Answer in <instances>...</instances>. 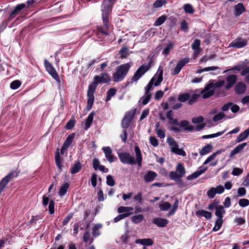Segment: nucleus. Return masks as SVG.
<instances>
[{
    "instance_id": "nucleus-58",
    "label": "nucleus",
    "mask_w": 249,
    "mask_h": 249,
    "mask_svg": "<svg viewBox=\"0 0 249 249\" xmlns=\"http://www.w3.org/2000/svg\"><path fill=\"white\" fill-rule=\"evenodd\" d=\"M21 84V83L19 80H15L10 84V88L12 89H16L20 86Z\"/></svg>"
},
{
    "instance_id": "nucleus-52",
    "label": "nucleus",
    "mask_w": 249,
    "mask_h": 249,
    "mask_svg": "<svg viewBox=\"0 0 249 249\" xmlns=\"http://www.w3.org/2000/svg\"><path fill=\"white\" fill-rule=\"evenodd\" d=\"M171 207V204L168 202H164L159 205L161 211H168Z\"/></svg>"
},
{
    "instance_id": "nucleus-18",
    "label": "nucleus",
    "mask_w": 249,
    "mask_h": 249,
    "mask_svg": "<svg viewBox=\"0 0 249 249\" xmlns=\"http://www.w3.org/2000/svg\"><path fill=\"white\" fill-rule=\"evenodd\" d=\"M214 93V90L210 87V84L207 85L205 89L201 91L203 98L207 99L212 96Z\"/></svg>"
},
{
    "instance_id": "nucleus-2",
    "label": "nucleus",
    "mask_w": 249,
    "mask_h": 249,
    "mask_svg": "<svg viewBox=\"0 0 249 249\" xmlns=\"http://www.w3.org/2000/svg\"><path fill=\"white\" fill-rule=\"evenodd\" d=\"M134 150L136 154V160L129 153L122 152L118 154V157L121 162L131 165L137 164L139 167H141L142 160L141 151L137 146L135 147Z\"/></svg>"
},
{
    "instance_id": "nucleus-34",
    "label": "nucleus",
    "mask_w": 249,
    "mask_h": 249,
    "mask_svg": "<svg viewBox=\"0 0 249 249\" xmlns=\"http://www.w3.org/2000/svg\"><path fill=\"white\" fill-rule=\"evenodd\" d=\"M70 184L68 182H65L60 187L59 192L58 195L60 196H64L67 193L68 189L70 187Z\"/></svg>"
},
{
    "instance_id": "nucleus-8",
    "label": "nucleus",
    "mask_w": 249,
    "mask_h": 249,
    "mask_svg": "<svg viewBox=\"0 0 249 249\" xmlns=\"http://www.w3.org/2000/svg\"><path fill=\"white\" fill-rule=\"evenodd\" d=\"M167 142L171 148V151L177 155L185 156L186 153L182 149L178 148V144L174 138L168 137Z\"/></svg>"
},
{
    "instance_id": "nucleus-17",
    "label": "nucleus",
    "mask_w": 249,
    "mask_h": 249,
    "mask_svg": "<svg viewBox=\"0 0 249 249\" xmlns=\"http://www.w3.org/2000/svg\"><path fill=\"white\" fill-rule=\"evenodd\" d=\"M98 78V81L99 84L101 83H106L109 82L111 80V77L107 73L104 72L101 74L100 76L96 75L94 77V79L96 81V78Z\"/></svg>"
},
{
    "instance_id": "nucleus-9",
    "label": "nucleus",
    "mask_w": 249,
    "mask_h": 249,
    "mask_svg": "<svg viewBox=\"0 0 249 249\" xmlns=\"http://www.w3.org/2000/svg\"><path fill=\"white\" fill-rule=\"evenodd\" d=\"M44 66L46 71L48 73L52 76V77L56 81L60 84V80L59 77L58 75L57 71L54 68L52 64L49 62L47 59H45L44 61Z\"/></svg>"
},
{
    "instance_id": "nucleus-16",
    "label": "nucleus",
    "mask_w": 249,
    "mask_h": 249,
    "mask_svg": "<svg viewBox=\"0 0 249 249\" xmlns=\"http://www.w3.org/2000/svg\"><path fill=\"white\" fill-rule=\"evenodd\" d=\"M246 11V8L242 3H238L233 8V13L236 17H239Z\"/></svg>"
},
{
    "instance_id": "nucleus-5",
    "label": "nucleus",
    "mask_w": 249,
    "mask_h": 249,
    "mask_svg": "<svg viewBox=\"0 0 249 249\" xmlns=\"http://www.w3.org/2000/svg\"><path fill=\"white\" fill-rule=\"evenodd\" d=\"M136 112V108L126 112L121 122V127L123 129H126L130 125L134 119Z\"/></svg>"
},
{
    "instance_id": "nucleus-41",
    "label": "nucleus",
    "mask_w": 249,
    "mask_h": 249,
    "mask_svg": "<svg viewBox=\"0 0 249 249\" xmlns=\"http://www.w3.org/2000/svg\"><path fill=\"white\" fill-rule=\"evenodd\" d=\"M134 209L132 207L121 206L118 209L119 213H132Z\"/></svg>"
},
{
    "instance_id": "nucleus-30",
    "label": "nucleus",
    "mask_w": 249,
    "mask_h": 249,
    "mask_svg": "<svg viewBox=\"0 0 249 249\" xmlns=\"http://www.w3.org/2000/svg\"><path fill=\"white\" fill-rule=\"evenodd\" d=\"M225 210L224 208V207L222 205H218L217 207L216 208L215 215L218 217L219 219H222L223 217V214L225 213Z\"/></svg>"
},
{
    "instance_id": "nucleus-62",
    "label": "nucleus",
    "mask_w": 249,
    "mask_h": 249,
    "mask_svg": "<svg viewBox=\"0 0 249 249\" xmlns=\"http://www.w3.org/2000/svg\"><path fill=\"white\" fill-rule=\"evenodd\" d=\"M203 121L204 118L201 116H199L196 117H194L192 119V123L195 124L202 123L203 122Z\"/></svg>"
},
{
    "instance_id": "nucleus-61",
    "label": "nucleus",
    "mask_w": 249,
    "mask_h": 249,
    "mask_svg": "<svg viewBox=\"0 0 249 249\" xmlns=\"http://www.w3.org/2000/svg\"><path fill=\"white\" fill-rule=\"evenodd\" d=\"M107 184L109 186H113L115 185V181L111 175H108L107 177Z\"/></svg>"
},
{
    "instance_id": "nucleus-4",
    "label": "nucleus",
    "mask_w": 249,
    "mask_h": 249,
    "mask_svg": "<svg viewBox=\"0 0 249 249\" xmlns=\"http://www.w3.org/2000/svg\"><path fill=\"white\" fill-rule=\"evenodd\" d=\"M163 71L158 69L157 73L151 78L147 85L145 87V94H151L149 92L153 89V86L157 87L159 86L163 80Z\"/></svg>"
},
{
    "instance_id": "nucleus-63",
    "label": "nucleus",
    "mask_w": 249,
    "mask_h": 249,
    "mask_svg": "<svg viewBox=\"0 0 249 249\" xmlns=\"http://www.w3.org/2000/svg\"><path fill=\"white\" fill-rule=\"evenodd\" d=\"M225 115L223 112H220L215 115H214L213 118V121L214 122H217L219 121L220 120L223 119L225 117Z\"/></svg>"
},
{
    "instance_id": "nucleus-37",
    "label": "nucleus",
    "mask_w": 249,
    "mask_h": 249,
    "mask_svg": "<svg viewBox=\"0 0 249 249\" xmlns=\"http://www.w3.org/2000/svg\"><path fill=\"white\" fill-rule=\"evenodd\" d=\"M90 234L89 231H86L83 235V241L86 244L90 245L93 242V238H90Z\"/></svg>"
},
{
    "instance_id": "nucleus-59",
    "label": "nucleus",
    "mask_w": 249,
    "mask_h": 249,
    "mask_svg": "<svg viewBox=\"0 0 249 249\" xmlns=\"http://www.w3.org/2000/svg\"><path fill=\"white\" fill-rule=\"evenodd\" d=\"M216 194L215 188H211L207 192V195L209 198H213Z\"/></svg>"
},
{
    "instance_id": "nucleus-23",
    "label": "nucleus",
    "mask_w": 249,
    "mask_h": 249,
    "mask_svg": "<svg viewBox=\"0 0 249 249\" xmlns=\"http://www.w3.org/2000/svg\"><path fill=\"white\" fill-rule=\"evenodd\" d=\"M157 176V174L152 171H148L144 176V180L146 182H152Z\"/></svg>"
},
{
    "instance_id": "nucleus-51",
    "label": "nucleus",
    "mask_w": 249,
    "mask_h": 249,
    "mask_svg": "<svg viewBox=\"0 0 249 249\" xmlns=\"http://www.w3.org/2000/svg\"><path fill=\"white\" fill-rule=\"evenodd\" d=\"M223 223V220L222 219H217L215 222V225L213 228V231H218L221 227Z\"/></svg>"
},
{
    "instance_id": "nucleus-48",
    "label": "nucleus",
    "mask_w": 249,
    "mask_h": 249,
    "mask_svg": "<svg viewBox=\"0 0 249 249\" xmlns=\"http://www.w3.org/2000/svg\"><path fill=\"white\" fill-rule=\"evenodd\" d=\"M178 199H176L174 203L173 207L172 209L167 213V216L168 217H169V216L173 215L176 212L177 210L178 209Z\"/></svg>"
},
{
    "instance_id": "nucleus-26",
    "label": "nucleus",
    "mask_w": 249,
    "mask_h": 249,
    "mask_svg": "<svg viewBox=\"0 0 249 249\" xmlns=\"http://www.w3.org/2000/svg\"><path fill=\"white\" fill-rule=\"evenodd\" d=\"M247 145V143L246 142L242 143L236 146L231 152L230 154V157L231 158L235 155L239 153L244 148V147Z\"/></svg>"
},
{
    "instance_id": "nucleus-20",
    "label": "nucleus",
    "mask_w": 249,
    "mask_h": 249,
    "mask_svg": "<svg viewBox=\"0 0 249 249\" xmlns=\"http://www.w3.org/2000/svg\"><path fill=\"white\" fill-rule=\"evenodd\" d=\"M246 89V86L242 82H238L234 88L235 92L238 95L245 93Z\"/></svg>"
},
{
    "instance_id": "nucleus-29",
    "label": "nucleus",
    "mask_w": 249,
    "mask_h": 249,
    "mask_svg": "<svg viewBox=\"0 0 249 249\" xmlns=\"http://www.w3.org/2000/svg\"><path fill=\"white\" fill-rule=\"evenodd\" d=\"M95 113L94 112H91L88 116V118L85 121V127L84 129L85 130H88L91 126V124L93 120V117L94 116Z\"/></svg>"
},
{
    "instance_id": "nucleus-45",
    "label": "nucleus",
    "mask_w": 249,
    "mask_h": 249,
    "mask_svg": "<svg viewBox=\"0 0 249 249\" xmlns=\"http://www.w3.org/2000/svg\"><path fill=\"white\" fill-rule=\"evenodd\" d=\"M225 83V81L224 80H219L217 82H215V83H210V87H212V89H219L224 86V85Z\"/></svg>"
},
{
    "instance_id": "nucleus-14",
    "label": "nucleus",
    "mask_w": 249,
    "mask_h": 249,
    "mask_svg": "<svg viewBox=\"0 0 249 249\" xmlns=\"http://www.w3.org/2000/svg\"><path fill=\"white\" fill-rule=\"evenodd\" d=\"M237 77L235 74L228 75L226 78V85L225 86L226 89H229L231 88L236 83Z\"/></svg>"
},
{
    "instance_id": "nucleus-3",
    "label": "nucleus",
    "mask_w": 249,
    "mask_h": 249,
    "mask_svg": "<svg viewBox=\"0 0 249 249\" xmlns=\"http://www.w3.org/2000/svg\"><path fill=\"white\" fill-rule=\"evenodd\" d=\"M131 65L129 63L122 64L116 67L115 71L112 74V79L114 82H120L127 75Z\"/></svg>"
},
{
    "instance_id": "nucleus-25",
    "label": "nucleus",
    "mask_w": 249,
    "mask_h": 249,
    "mask_svg": "<svg viewBox=\"0 0 249 249\" xmlns=\"http://www.w3.org/2000/svg\"><path fill=\"white\" fill-rule=\"evenodd\" d=\"M247 145V143L246 142L242 143L236 146L231 152L230 154V157L231 158L235 155L239 153L244 148V147Z\"/></svg>"
},
{
    "instance_id": "nucleus-15",
    "label": "nucleus",
    "mask_w": 249,
    "mask_h": 249,
    "mask_svg": "<svg viewBox=\"0 0 249 249\" xmlns=\"http://www.w3.org/2000/svg\"><path fill=\"white\" fill-rule=\"evenodd\" d=\"M247 42V39L238 38L231 42L230 46L236 48H241L246 46Z\"/></svg>"
},
{
    "instance_id": "nucleus-57",
    "label": "nucleus",
    "mask_w": 249,
    "mask_h": 249,
    "mask_svg": "<svg viewBox=\"0 0 249 249\" xmlns=\"http://www.w3.org/2000/svg\"><path fill=\"white\" fill-rule=\"evenodd\" d=\"M173 49V45L172 44V43H169L166 46V47H165L163 51H162V53L164 54V55H168L170 52Z\"/></svg>"
},
{
    "instance_id": "nucleus-47",
    "label": "nucleus",
    "mask_w": 249,
    "mask_h": 249,
    "mask_svg": "<svg viewBox=\"0 0 249 249\" xmlns=\"http://www.w3.org/2000/svg\"><path fill=\"white\" fill-rule=\"evenodd\" d=\"M132 213H123L120 214L114 218V222L115 223L118 222L120 220H121L124 218H125L126 217H128L130 215L132 214Z\"/></svg>"
},
{
    "instance_id": "nucleus-27",
    "label": "nucleus",
    "mask_w": 249,
    "mask_h": 249,
    "mask_svg": "<svg viewBox=\"0 0 249 249\" xmlns=\"http://www.w3.org/2000/svg\"><path fill=\"white\" fill-rule=\"evenodd\" d=\"M82 168V164L79 161H76L73 165H72L70 169L71 174L74 175L79 172Z\"/></svg>"
},
{
    "instance_id": "nucleus-33",
    "label": "nucleus",
    "mask_w": 249,
    "mask_h": 249,
    "mask_svg": "<svg viewBox=\"0 0 249 249\" xmlns=\"http://www.w3.org/2000/svg\"><path fill=\"white\" fill-rule=\"evenodd\" d=\"M212 145L211 144H207L199 151V154L201 156H204L210 153L212 151Z\"/></svg>"
},
{
    "instance_id": "nucleus-50",
    "label": "nucleus",
    "mask_w": 249,
    "mask_h": 249,
    "mask_svg": "<svg viewBox=\"0 0 249 249\" xmlns=\"http://www.w3.org/2000/svg\"><path fill=\"white\" fill-rule=\"evenodd\" d=\"M166 3V1L165 0H156L153 4V7L156 9L159 8Z\"/></svg>"
},
{
    "instance_id": "nucleus-7",
    "label": "nucleus",
    "mask_w": 249,
    "mask_h": 249,
    "mask_svg": "<svg viewBox=\"0 0 249 249\" xmlns=\"http://www.w3.org/2000/svg\"><path fill=\"white\" fill-rule=\"evenodd\" d=\"M186 171L183 164L179 163L176 166V171H171L169 176L172 180H178L183 177Z\"/></svg>"
},
{
    "instance_id": "nucleus-32",
    "label": "nucleus",
    "mask_w": 249,
    "mask_h": 249,
    "mask_svg": "<svg viewBox=\"0 0 249 249\" xmlns=\"http://www.w3.org/2000/svg\"><path fill=\"white\" fill-rule=\"evenodd\" d=\"M55 161L57 167H58L60 172L62 170V160L60 158V153L59 152V149H57V151L55 154Z\"/></svg>"
},
{
    "instance_id": "nucleus-39",
    "label": "nucleus",
    "mask_w": 249,
    "mask_h": 249,
    "mask_svg": "<svg viewBox=\"0 0 249 249\" xmlns=\"http://www.w3.org/2000/svg\"><path fill=\"white\" fill-rule=\"evenodd\" d=\"M102 227V225L97 224L94 225L92 230V234L94 237L98 236L100 234V229Z\"/></svg>"
},
{
    "instance_id": "nucleus-43",
    "label": "nucleus",
    "mask_w": 249,
    "mask_h": 249,
    "mask_svg": "<svg viewBox=\"0 0 249 249\" xmlns=\"http://www.w3.org/2000/svg\"><path fill=\"white\" fill-rule=\"evenodd\" d=\"M43 215H41V214L33 216L31 219L27 222V225L28 226H32L33 225L36 224V221L41 219Z\"/></svg>"
},
{
    "instance_id": "nucleus-55",
    "label": "nucleus",
    "mask_w": 249,
    "mask_h": 249,
    "mask_svg": "<svg viewBox=\"0 0 249 249\" xmlns=\"http://www.w3.org/2000/svg\"><path fill=\"white\" fill-rule=\"evenodd\" d=\"M201 41L199 39H196L194 41L193 43L192 44V48L195 51H200V46Z\"/></svg>"
},
{
    "instance_id": "nucleus-35",
    "label": "nucleus",
    "mask_w": 249,
    "mask_h": 249,
    "mask_svg": "<svg viewBox=\"0 0 249 249\" xmlns=\"http://www.w3.org/2000/svg\"><path fill=\"white\" fill-rule=\"evenodd\" d=\"M224 151H225V150L223 149H220V150H218L216 151L215 152L213 153L211 156L208 157L207 158V159L205 160V161L204 162L203 164H208L211 161L213 160L217 155L221 154L222 152H224Z\"/></svg>"
},
{
    "instance_id": "nucleus-31",
    "label": "nucleus",
    "mask_w": 249,
    "mask_h": 249,
    "mask_svg": "<svg viewBox=\"0 0 249 249\" xmlns=\"http://www.w3.org/2000/svg\"><path fill=\"white\" fill-rule=\"evenodd\" d=\"M249 135V128L241 132L237 137L236 142L238 143L245 140Z\"/></svg>"
},
{
    "instance_id": "nucleus-19",
    "label": "nucleus",
    "mask_w": 249,
    "mask_h": 249,
    "mask_svg": "<svg viewBox=\"0 0 249 249\" xmlns=\"http://www.w3.org/2000/svg\"><path fill=\"white\" fill-rule=\"evenodd\" d=\"M179 126L181 128H183V129L188 132H193L195 127L193 125H189V122L187 120H182L179 123Z\"/></svg>"
},
{
    "instance_id": "nucleus-38",
    "label": "nucleus",
    "mask_w": 249,
    "mask_h": 249,
    "mask_svg": "<svg viewBox=\"0 0 249 249\" xmlns=\"http://www.w3.org/2000/svg\"><path fill=\"white\" fill-rule=\"evenodd\" d=\"M88 100H87V105L86 108L87 110L89 111L90 110L93 105L94 101V95H88Z\"/></svg>"
},
{
    "instance_id": "nucleus-11",
    "label": "nucleus",
    "mask_w": 249,
    "mask_h": 249,
    "mask_svg": "<svg viewBox=\"0 0 249 249\" xmlns=\"http://www.w3.org/2000/svg\"><path fill=\"white\" fill-rule=\"evenodd\" d=\"M189 62V58L188 57L184 58L180 60L177 63L176 67L174 68L172 74L173 75H177L179 73L182 68Z\"/></svg>"
},
{
    "instance_id": "nucleus-10",
    "label": "nucleus",
    "mask_w": 249,
    "mask_h": 249,
    "mask_svg": "<svg viewBox=\"0 0 249 249\" xmlns=\"http://www.w3.org/2000/svg\"><path fill=\"white\" fill-rule=\"evenodd\" d=\"M26 7L25 3H20L17 5L14 9L9 13L8 19L9 20H12L16 17L18 15L21 10Z\"/></svg>"
},
{
    "instance_id": "nucleus-42",
    "label": "nucleus",
    "mask_w": 249,
    "mask_h": 249,
    "mask_svg": "<svg viewBox=\"0 0 249 249\" xmlns=\"http://www.w3.org/2000/svg\"><path fill=\"white\" fill-rule=\"evenodd\" d=\"M131 219L133 223L137 224L141 223L143 220L144 216L142 214H140L133 216Z\"/></svg>"
},
{
    "instance_id": "nucleus-49",
    "label": "nucleus",
    "mask_w": 249,
    "mask_h": 249,
    "mask_svg": "<svg viewBox=\"0 0 249 249\" xmlns=\"http://www.w3.org/2000/svg\"><path fill=\"white\" fill-rule=\"evenodd\" d=\"M184 11L189 14H192L195 11L193 6L190 4H185L183 6Z\"/></svg>"
},
{
    "instance_id": "nucleus-53",
    "label": "nucleus",
    "mask_w": 249,
    "mask_h": 249,
    "mask_svg": "<svg viewBox=\"0 0 249 249\" xmlns=\"http://www.w3.org/2000/svg\"><path fill=\"white\" fill-rule=\"evenodd\" d=\"M128 49L127 47L122 48L119 51L120 57L121 58H126L128 54Z\"/></svg>"
},
{
    "instance_id": "nucleus-22",
    "label": "nucleus",
    "mask_w": 249,
    "mask_h": 249,
    "mask_svg": "<svg viewBox=\"0 0 249 249\" xmlns=\"http://www.w3.org/2000/svg\"><path fill=\"white\" fill-rule=\"evenodd\" d=\"M152 223L159 227H165L168 223V220L161 218H155L152 220Z\"/></svg>"
},
{
    "instance_id": "nucleus-24",
    "label": "nucleus",
    "mask_w": 249,
    "mask_h": 249,
    "mask_svg": "<svg viewBox=\"0 0 249 249\" xmlns=\"http://www.w3.org/2000/svg\"><path fill=\"white\" fill-rule=\"evenodd\" d=\"M196 214L197 217H204L207 220L210 219L212 216V214L211 212L204 210H198L196 211Z\"/></svg>"
},
{
    "instance_id": "nucleus-36",
    "label": "nucleus",
    "mask_w": 249,
    "mask_h": 249,
    "mask_svg": "<svg viewBox=\"0 0 249 249\" xmlns=\"http://www.w3.org/2000/svg\"><path fill=\"white\" fill-rule=\"evenodd\" d=\"M18 174L19 172L17 170L12 171L3 178L9 183L14 178H17L18 176Z\"/></svg>"
},
{
    "instance_id": "nucleus-64",
    "label": "nucleus",
    "mask_w": 249,
    "mask_h": 249,
    "mask_svg": "<svg viewBox=\"0 0 249 249\" xmlns=\"http://www.w3.org/2000/svg\"><path fill=\"white\" fill-rule=\"evenodd\" d=\"M75 124V121L74 120H70L67 123L65 128L67 129H71L74 127Z\"/></svg>"
},
{
    "instance_id": "nucleus-28",
    "label": "nucleus",
    "mask_w": 249,
    "mask_h": 249,
    "mask_svg": "<svg viewBox=\"0 0 249 249\" xmlns=\"http://www.w3.org/2000/svg\"><path fill=\"white\" fill-rule=\"evenodd\" d=\"M135 243L139 244L144 246H151L153 244V241L150 238L138 239L135 241Z\"/></svg>"
},
{
    "instance_id": "nucleus-60",
    "label": "nucleus",
    "mask_w": 249,
    "mask_h": 249,
    "mask_svg": "<svg viewBox=\"0 0 249 249\" xmlns=\"http://www.w3.org/2000/svg\"><path fill=\"white\" fill-rule=\"evenodd\" d=\"M238 203L240 207H245L249 205V200L246 198H242L239 200Z\"/></svg>"
},
{
    "instance_id": "nucleus-56",
    "label": "nucleus",
    "mask_w": 249,
    "mask_h": 249,
    "mask_svg": "<svg viewBox=\"0 0 249 249\" xmlns=\"http://www.w3.org/2000/svg\"><path fill=\"white\" fill-rule=\"evenodd\" d=\"M152 94H145L144 96H143L141 98L142 100V104L143 105H146L150 100L151 98Z\"/></svg>"
},
{
    "instance_id": "nucleus-21",
    "label": "nucleus",
    "mask_w": 249,
    "mask_h": 249,
    "mask_svg": "<svg viewBox=\"0 0 249 249\" xmlns=\"http://www.w3.org/2000/svg\"><path fill=\"white\" fill-rule=\"evenodd\" d=\"M98 80L99 78H97L96 81L94 80L93 82L89 86L87 91L88 95H94V93L96 90L97 87L99 84Z\"/></svg>"
},
{
    "instance_id": "nucleus-46",
    "label": "nucleus",
    "mask_w": 249,
    "mask_h": 249,
    "mask_svg": "<svg viewBox=\"0 0 249 249\" xmlns=\"http://www.w3.org/2000/svg\"><path fill=\"white\" fill-rule=\"evenodd\" d=\"M167 17L165 15H162L159 17L155 21L154 25L155 26H159L162 24L166 20Z\"/></svg>"
},
{
    "instance_id": "nucleus-44",
    "label": "nucleus",
    "mask_w": 249,
    "mask_h": 249,
    "mask_svg": "<svg viewBox=\"0 0 249 249\" xmlns=\"http://www.w3.org/2000/svg\"><path fill=\"white\" fill-rule=\"evenodd\" d=\"M190 98V94L189 93H184L178 95V99L180 102H185L189 101Z\"/></svg>"
},
{
    "instance_id": "nucleus-13",
    "label": "nucleus",
    "mask_w": 249,
    "mask_h": 249,
    "mask_svg": "<svg viewBox=\"0 0 249 249\" xmlns=\"http://www.w3.org/2000/svg\"><path fill=\"white\" fill-rule=\"evenodd\" d=\"M102 149L103 151V152L105 155V157H106L107 160L110 163H112L116 159V158L113 156V153H112V150L110 147H109V146L103 147Z\"/></svg>"
},
{
    "instance_id": "nucleus-6",
    "label": "nucleus",
    "mask_w": 249,
    "mask_h": 249,
    "mask_svg": "<svg viewBox=\"0 0 249 249\" xmlns=\"http://www.w3.org/2000/svg\"><path fill=\"white\" fill-rule=\"evenodd\" d=\"M148 69L149 67L147 66L144 65L141 66L134 73V75L130 79V80L127 82V85H131L135 82H137Z\"/></svg>"
},
{
    "instance_id": "nucleus-12",
    "label": "nucleus",
    "mask_w": 249,
    "mask_h": 249,
    "mask_svg": "<svg viewBox=\"0 0 249 249\" xmlns=\"http://www.w3.org/2000/svg\"><path fill=\"white\" fill-rule=\"evenodd\" d=\"M189 62V58L188 57L184 58L180 60L177 63L176 67L174 68L172 74L173 75H177L179 73L182 68Z\"/></svg>"
},
{
    "instance_id": "nucleus-40",
    "label": "nucleus",
    "mask_w": 249,
    "mask_h": 249,
    "mask_svg": "<svg viewBox=\"0 0 249 249\" xmlns=\"http://www.w3.org/2000/svg\"><path fill=\"white\" fill-rule=\"evenodd\" d=\"M75 134L74 133H72L71 134H70L67 138H66V140L64 142L63 144L65 145V146H67V147H69V146L71 145V144L72 143V141L75 137Z\"/></svg>"
},
{
    "instance_id": "nucleus-1",
    "label": "nucleus",
    "mask_w": 249,
    "mask_h": 249,
    "mask_svg": "<svg viewBox=\"0 0 249 249\" xmlns=\"http://www.w3.org/2000/svg\"><path fill=\"white\" fill-rule=\"evenodd\" d=\"M116 0H103L101 6L102 18L103 20V27L102 26H97L96 35L99 37L101 35L107 36L108 31L109 28V14L111 12V6L114 3Z\"/></svg>"
},
{
    "instance_id": "nucleus-54",
    "label": "nucleus",
    "mask_w": 249,
    "mask_h": 249,
    "mask_svg": "<svg viewBox=\"0 0 249 249\" xmlns=\"http://www.w3.org/2000/svg\"><path fill=\"white\" fill-rule=\"evenodd\" d=\"M40 2V0H28L26 1V7H32Z\"/></svg>"
}]
</instances>
